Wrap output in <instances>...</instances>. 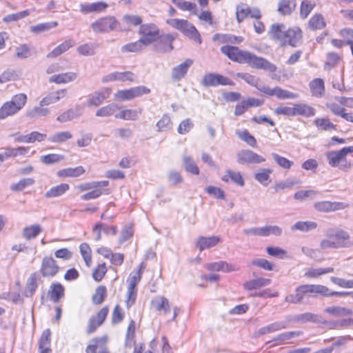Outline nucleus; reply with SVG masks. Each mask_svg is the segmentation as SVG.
<instances>
[{"instance_id":"f257e3e1","label":"nucleus","mask_w":353,"mask_h":353,"mask_svg":"<svg viewBox=\"0 0 353 353\" xmlns=\"http://www.w3.org/2000/svg\"><path fill=\"white\" fill-rule=\"evenodd\" d=\"M221 52L234 62L246 63L251 68L269 72H274L276 70V66L266 59L258 57L249 51L241 50L238 47L225 45L221 48Z\"/></svg>"},{"instance_id":"f03ea898","label":"nucleus","mask_w":353,"mask_h":353,"mask_svg":"<svg viewBox=\"0 0 353 353\" xmlns=\"http://www.w3.org/2000/svg\"><path fill=\"white\" fill-rule=\"evenodd\" d=\"M351 294V292L332 291L328 287L321 284H303L296 288L294 294L288 295L285 298V301L290 303H299L307 296L343 297L347 296Z\"/></svg>"},{"instance_id":"7ed1b4c3","label":"nucleus","mask_w":353,"mask_h":353,"mask_svg":"<svg viewBox=\"0 0 353 353\" xmlns=\"http://www.w3.org/2000/svg\"><path fill=\"white\" fill-rule=\"evenodd\" d=\"M268 34L272 40L279 42L282 47L290 46L296 48L303 39V31L301 27L293 26L285 29L283 23H273L270 27Z\"/></svg>"},{"instance_id":"20e7f679","label":"nucleus","mask_w":353,"mask_h":353,"mask_svg":"<svg viewBox=\"0 0 353 353\" xmlns=\"http://www.w3.org/2000/svg\"><path fill=\"white\" fill-rule=\"evenodd\" d=\"M326 106L334 114L353 123V97H336Z\"/></svg>"},{"instance_id":"39448f33","label":"nucleus","mask_w":353,"mask_h":353,"mask_svg":"<svg viewBox=\"0 0 353 353\" xmlns=\"http://www.w3.org/2000/svg\"><path fill=\"white\" fill-rule=\"evenodd\" d=\"M151 307L159 315L167 319L168 322L174 321L179 312V307H172L170 301L163 296H157L150 302Z\"/></svg>"},{"instance_id":"423d86ee","label":"nucleus","mask_w":353,"mask_h":353,"mask_svg":"<svg viewBox=\"0 0 353 353\" xmlns=\"http://www.w3.org/2000/svg\"><path fill=\"white\" fill-rule=\"evenodd\" d=\"M166 23L172 28L180 31L185 37L193 40L195 43L201 44L202 43L201 36L196 28L190 22L183 19H168Z\"/></svg>"},{"instance_id":"0eeeda50","label":"nucleus","mask_w":353,"mask_h":353,"mask_svg":"<svg viewBox=\"0 0 353 353\" xmlns=\"http://www.w3.org/2000/svg\"><path fill=\"white\" fill-rule=\"evenodd\" d=\"M353 153V145L344 147L338 150H332L326 153V158L331 167L347 171L352 168V163L347 161V155Z\"/></svg>"},{"instance_id":"6e6552de","label":"nucleus","mask_w":353,"mask_h":353,"mask_svg":"<svg viewBox=\"0 0 353 353\" xmlns=\"http://www.w3.org/2000/svg\"><path fill=\"white\" fill-rule=\"evenodd\" d=\"M27 95L19 93L14 95L11 100L6 101L0 107V119L14 116L21 110L27 103Z\"/></svg>"},{"instance_id":"1a4fd4ad","label":"nucleus","mask_w":353,"mask_h":353,"mask_svg":"<svg viewBox=\"0 0 353 353\" xmlns=\"http://www.w3.org/2000/svg\"><path fill=\"white\" fill-rule=\"evenodd\" d=\"M350 236L342 229L335 230L327 235V239L321 241L320 247L323 250L329 248H346L350 245Z\"/></svg>"},{"instance_id":"9d476101","label":"nucleus","mask_w":353,"mask_h":353,"mask_svg":"<svg viewBox=\"0 0 353 353\" xmlns=\"http://www.w3.org/2000/svg\"><path fill=\"white\" fill-rule=\"evenodd\" d=\"M109 185L108 181H98L85 182L79 184L77 188L79 192H83L90 190L91 191L83 194L81 196V199L83 201H88L91 199H96L103 194L101 188L107 187Z\"/></svg>"},{"instance_id":"9b49d317","label":"nucleus","mask_w":353,"mask_h":353,"mask_svg":"<svg viewBox=\"0 0 353 353\" xmlns=\"http://www.w3.org/2000/svg\"><path fill=\"white\" fill-rule=\"evenodd\" d=\"M161 30L154 23H143L138 29L139 39L148 46L154 43L160 37Z\"/></svg>"},{"instance_id":"f8f14e48","label":"nucleus","mask_w":353,"mask_h":353,"mask_svg":"<svg viewBox=\"0 0 353 353\" xmlns=\"http://www.w3.org/2000/svg\"><path fill=\"white\" fill-rule=\"evenodd\" d=\"M119 23L114 16L108 15L95 20L91 23L90 28L95 33H105L116 30Z\"/></svg>"},{"instance_id":"ddd939ff","label":"nucleus","mask_w":353,"mask_h":353,"mask_svg":"<svg viewBox=\"0 0 353 353\" xmlns=\"http://www.w3.org/2000/svg\"><path fill=\"white\" fill-rule=\"evenodd\" d=\"M150 92V90L145 86L140 85L129 89L118 90L115 94V99L119 101H130Z\"/></svg>"},{"instance_id":"4468645a","label":"nucleus","mask_w":353,"mask_h":353,"mask_svg":"<svg viewBox=\"0 0 353 353\" xmlns=\"http://www.w3.org/2000/svg\"><path fill=\"white\" fill-rule=\"evenodd\" d=\"M60 267L52 256H45L41 263L40 274L44 278H53L58 274Z\"/></svg>"},{"instance_id":"2eb2a0df","label":"nucleus","mask_w":353,"mask_h":353,"mask_svg":"<svg viewBox=\"0 0 353 353\" xmlns=\"http://www.w3.org/2000/svg\"><path fill=\"white\" fill-rule=\"evenodd\" d=\"M109 306L105 305L90 317L86 329L87 334H92L105 322L109 314Z\"/></svg>"},{"instance_id":"dca6fc26","label":"nucleus","mask_w":353,"mask_h":353,"mask_svg":"<svg viewBox=\"0 0 353 353\" xmlns=\"http://www.w3.org/2000/svg\"><path fill=\"white\" fill-rule=\"evenodd\" d=\"M201 83L205 87H216L219 85L234 86V82L219 73H208L203 77Z\"/></svg>"},{"instance_id":"f3484780","label":"nucleus","mask_w":353,"mask_h":353,"mask_svg":"<svg viewBox=\"0 0 353 353\" xmlns=\"http://www.w3.org/2000/svg\"><path fill=\"white\" fill-rule=\"evenodd\" d=\"M107 336L92 338L86 345L84 353H110Z\"/></svg>"},{"instance_id":"a211bd4d","label":"nucleus","mask_w":353,"mask_h":353,"mask_svg":"<svg viewBox=\"0 0 353 353\" xmlns=\"http://www.w3.org/2000/svg\"><path fill=\"white\" fill-rule=\"evenodd\" d=\"M236 17L239 23H241L248 17L255 19H260L261 13L260 10L256 7H250L246 3H241L236 6Z\"/></svg>"},{"instance_id":"6ab92c4d","label":"nucleus","mask_w":353,"mask_h":353,"mask_svg":"<svg viewBox=\"0 0 353 353\" xmlns=\"http://www.w3.org/2000/svg\"><path fill=\"white\" fill-rule=\"evenodd\" d=\"M177 37V34L160 33V37L155 42V50L159 52L165 53L174 50V41Z\"/></svg>"},{"instance_id":"aec40b11","label":"nucleus","mask_w":353,"mask_h":353,"mask_svg":"<svg viewBox=\"0 0 353 353\" xmlns=\"http://www.w3.org/2000/svg\"><path fill=\"white\" fill-rule=\"evenodd\" d=\"M237 162L239 164L261 163L265 161V159L252 150L244 149L236 154Z\"/></svg>"},{"instance_id":"412c9836","label":"nucleus","mask_w":353,"mask_h":353,"mask_svg":"<svg viewBox=\"0 0 353 353\" xmlns=\"http://www.w3.org/2000/svg\"><path fill=\"white\" fill-rule=\"evenodd\" d=\"M349 204L344 202L319 201L314 203V208L321 212H330L347 208Z\"/></svg>"},{"instance_id":"4be33fe9","label":"nucleus","mask_w":353,"mask_h":353,"mask_svg":"<svg viewBox=\"0 0 353 353\" xmlns=\"http://www.w3.org/2000/svg\"><path fill=\"white\" fill-rule=\"evenodd\" d=\"M282 230L277 225H267L261 228H253L245 230V233L256 236H268L270 234L279 236Z\"/></svg>"},{"instance_id":"5701e85b","label":"nucleus","mask_w":353,"mask_h":353,"mask_svg":"<svg viewBox=\"0 0 353 353\" xmlns=\"http://www.w3.org/2000/svg\"><path fill=\"white\" fill-rule=\"evenodd\" d=\"M135 79L134 74L131 71L114 72L104 76L102 79L103 83H109L113 81H121L130 83L134 82Z\"/></svg>"},{"instance_id":"b1692460","label":"nucleus","mask_w":353,"mask_h":353,"mask_svg":"<svg viewBox=\"0 0 353 353\" xmlns=\"http://www.w3.org/2000/svg\"><path fill=\"white\" fill-rule=\"evenodd\" d=\"M121 20L124 26L123 28L121 29L122 31H130L132 28H139L143 24V17L136 14H124Z\"/></svg>"},{"instance_id":"393cba45","label":"nucleus","mask_w":353,"mask_h":353,"mask_svg":"<svg viewBox=\"0 0 353 353\" xmlns=\"http://www.w3.org/2000/svg\"><path fill=\"white\" fill-rule=\"evenodd\" d=\"M68 90L66 88H61L54 92L48 93L40 101L41 106H46L58 102L67 95Z\"/></svg>"},{"instance_id":"a878e982","label":"nucleus","mask_w":353,"mask_h":353,"mask_svg":"<svg viewBox=\"0 0 353 353\" xmlns=\"http://www.w3.org/2000/svg\"><path fill=\"white\" fill-rule=\"evenodd\" d=\"M108 4L105 1H97L91 3H81L80 11L84 14L89 13H100L106 10Z\"/></svg>"},{"instance_id":"bb28decb","label":"nucleus","mask_w":353,"mask_h":353,"mask_svg":"<svg viewBox=\"0 0 353 353\" xmlns=\"http://www.w3.org/2000/svg\"><path fill=\"white\" fill-rule=\"evenodd\" d=\"M77 77L74 72H66L55 74L49 78V82L57 85L67 84L74 81Z\"/></svg>"},{"instance_id":"cd10ccee","label":"nucleus","mask_w":353,"mask_h":353,"mask_svg":"<svg viewBox=\"0 0 353 353\" xmlns=\"http://www.w3.org/2000/svg\"><path fill=\"white\" fill-rule=\"evenodd\" d=\"M147 268V264L145 262H141L139 264L137 268L134 269L130 274L128 278L129 288H137V285L141 281L142 275Z\"/></svg>"},{"instance_id":"c85d7f7f","label":"nucleus","mask_w":353,"mask_h":353,"mask_svg":"<svg viewBox=\"0 0 353 353\" xmlns=\"http://www.w3.org/2000/svg\"><path fill=\"white\" fill-rule=\"evenodd\" d=\"M271 282L270 279L258 277L245 281L243 283V288L248 292L256 290L270 285Z\"/></svg>"},{"instance_id":"c756f323","label":"nucleus","mask_w":353,"mask_h":353,"mask_svg":"<svg viewBox=\"0 0 353 353\" xmlns=\"http://www.w3.org/2000/svg\"><path fill=\"white\" fill-rule=\"evenodd\" d=\"M85 173V169L82 165L74 168H67L59 170L57 175L59 178H77Z\"/></svg>"},{"instance_id":"7c9ffc66","label":"nucleus","mask_w":353,"mask_h":353,"mask_svg":"<svg viewBox=\"0 0 353 353\" xmlns=\"http://www.w3.org/2000/svg\"><path fill=\"white\" fill-rule=\"evenodd\" d=\"M296 8V0H279L277 11L282 16L291 15Z\"/></svg>"},{"instance_id":"2f4dec72","label":"nucleus","mask_w":353,"mask_h":353,"mask_svg":"<svg viewBox=\"0 0 353 353\" xmlns=\"http://www.w3.org/2000/svg\"><path fill=\"white\" fill-rule=\"evenodd\" d=\"M343 59L342 53L334 51L329 52L326 54V61L324 63V69L330 70L336 67Z\"/></svg>"},{"instance_id":"473e14b6","label":"nucleus","mask_w":353,"mask_h":353,"mask_svg":"<svg viewBox=\"0 0 353 353\" xmlns=\"http://www.w3.org/2000/svg\"><path fill=\"white\" fill-rule=\"evenodd\" d=\"M107 297V287L104 285H99L96 287L91 296V301L94 305H99L106 300Z\"/></svg>"},{"instance_id":"72a5a7b5","label":"nucleus","mask_w":353,"mask_h":353,"mask_svg":"<svg viewBox=\"0 0 353 353\" xmlns=\"http://www.w3.org/2000/svg\"><path fill=\"white\" fill-rule=\"evenodd\" d=\"M220 238L216 236L209 237L199 236L196 241V245L200 251H203L216 245L220 242Z\"/></svg>"},{"instance_id":"f704fd0d","label":"nucleus","mask_w":353,"mask_h":353,"mask_svg":"<svg viewBox=\"0 0 353 353\" xmlns=\"http://www.w3.org/2000/svg\"><path fill=\"white\" fill-rule=\"evenodd\" d=\"M193 61L191 59H186L180 65L172 69V77L174 80H180L183 78L188 72V69L192 65Z\"/></svg>"},{"instance_id":"c9c22d12","label":"nucleus","mask_w":353,"mask_h":353,"mask_svg":"<svg viewBox=\"0 0 353 353\" xmlns=\"http://www.w3.org/2000/svg\"><path fill=\"white\" fill-rule=\"evenodd\" d=\"M294 115L302 116L305 117H310L314 116L316 114L315 109L311 105L299 103L294 104Z\"/></svg>"},{"instance_id":"e433bc0d","label":"nucleus","mask_w":353,"mask_h":353,"mask_svg":"<svg viewBox=\"0 0 353 353\" xmlns=\"http://www.w3.org/2000/svg\"><path fill=\"white\" fill-rule=\"evenodd\" d=\"M48 295L53 302H59L65 295V288L63 285L59 282L52 283L50 286Z\"/></svg>"},{"instance_id":"4c0bfd02","label":"nucleus","mask_w":353,"mask_h":353,"mask_svg":"<svg viewBox=\"0 0 353 353\" xmlns=\"http://www.w3.org/2000/svg\"><path fill=\"white\" fill-rule=\"evenodd\" d=\"M309 88L312 95L317 98L321 97L325 91V83L321 78L312 80L309 83Z\"/></svg>"},{"instance_id":"58836bf2","label":"nucleus","mask_w":353,"mask_h":353,"mask_svg":"<svg viewBox=\"0 0 353 353\" xmlns=\"http://www.w3.org/2000/svg\"><path fill=\"white\" fill-rule=\"evenodd\" d=\"M51 332L49 329L44 330L39 340V353H52L50 348Z\"/></svg>"},{"instance_id":"ea45409f","label":"nucleus","mask_w":353,"mask_h":353,"mask_svg":"<svg viewBox=\"0 0 353 353\" xmlns=\"http://www.w3.org/2000/svg\"><path fill=\"white\" fill-rule=\"evenodd\" d=\"M326 26L323 16L320 13L313 14L307 21V28L313 31L322 30Z\"/></svg>"},{"instance_id":"a19ab883","label":"nucleus","mask_w":353,"mask_h":353,"mask_svg":"<svg viewBox=\"0 0 353 353\" xmlns=\"http://www.w3.org/2000/svg\"><path fill=\"white\" fill-rule=\"evenodd\" d=\"M70 189L68 183H62L50 188L46 193L45 197L47 199L56 198L63 195Z\"/></svg>"},{"instance_id":"79ce46f5","label":"nucleus","mask_w":353,"mask_h":353,"mask_svg":"<svg viewBox=\"0 0 353 353\" xmlns=\"http://www.w3.org/2000/svg\"><path fill=\"white\" fill-rule=\"evenodd\" d=\"M325 312L332 316H352L353 310L350 308L338 305L328 307L325 309Z\"/></svg>"},{"instance_id":"37998d69","label":"nucleus","mask_w":353,"mask_h":353,"mask_svg":"<svg viewBox=\"0 0 353 353\" xmlns=\"http://www.w3.org/2000/svg\"><path fill=\"white\" fill-rule=\"evenodd\" d=\"M141 114V109H123L118 114H114L116 119L127 121H135L139 119Z\"/></svg>"},{"instance_id":"c03bdc74","label":"nucleus","mask_w":353,"mask_h":353,"mask_svg":"<svg viewBox=\"0 0 353 353\" xmlns=\"http://www.w3.org/2000/svg\"><path fill=\"white\" fill-rule=\"evenodd\" d=\"M221 180L224 182H228L230 180L239 186H243L245 184L244 179L240 172L228 170L221 177Z\"/></svg>"},{"instance_id":"a18cd8bd","label":"nucleus","mask_w":353,"mask_h":353,"mask_svg":"<svg viewBox=\"0 0 353 353\" xmlns=\"http://www.w3.org/2000/svg\"><path fill=\"white\" fill-rule=\"evenodd\" d=\"M29 151L28 147L19 146L17 148L8 147L4 149L3 155L6 159L10 158H16L17 157H24Z\"/></svg>"},{"instance_id":"49530a36","label":"nucleus","mask_w":353,"mask_h":353,"mask_svg":"<svg viewBox=\"0 0 353 353\" xmlns=\"http://www.w3.org/2000/svg\"><path fill=\"white\" fill-rule=\"evenodd\" d=\"M314 124L320 130L336 131V125L334 124L330 119L325 117H318L314 120Z\"/></svg>"},{"instance_id":"de8ad7c7","label":"nucleus","mask_w":353,"mask_h":353,"mask_svg":"<svg viewBox=\"0 0 353 353\" xmlns=\"http://www.w3.org/2000/svg\"><path fill=\"white\" fill-rule=\"evenodd\" d=\"M316 4L313 0H303L299 8V14L302 19H305L314 9Z\"/></svg>"},{"instance_id":"09e8293b","label":"nucleus","mask_w":353,"mask_h":353,"mask_svg":"<svg viewBox=\"0 0 353 353\" xmlns=\"http://www.w3.org/2000/svg\"><path fill=\"white\" fill-rule=\"evenodd\" d=\"M74 46V41L72 39H68L61 44H59L58 46H57L55 48H54L48 55V58H55L61 54L64 53L67 50H68L71 47Z\"/></svg>"},{"instance_id":"8fccbe9b","label":"nucleus","mask_w":353,"mask_h":353,"mask_svg":"<svg viewBox=\"0 0 353 353\" xmlns=\"http://www.w3.org/2000/svg\"><path fill=\"white\" fill-rule=\"evenodd\" d=\"M42 231L39 224H34L25 227L23 229L22 235L28 241L35 239Z\"/></svg>"},{"instance_id":"3c124183","label":"nucleus","mask_w":353,"mask_h":353,"mask_svg":"<svg viewBox=\"0 0 353 353\" xmlns=\"http://www.w3.org/2000/svg\"><path fill=\"white\" fill-rule=\"evenodd\" d=\"M107 272L106 263H99L92 270V278L94 281L99 283L105 277Z\"/></svg>"},{"instance_id":"603ef678","label":"nucleus","mask_w":353,"mask_h":353,"mask_svg":"<svg viewBox=\"0 0 353 353\" xmlns=\"http://www.w3.org/2000/svg\"><path fill=\"white\" fill-rule=\"evenodd\" d=\"M144 47H146V46L139 39L135 41L123 45L121 50L123 53H138L141 52L144 49Z\"/></svg>"},{"instance_id":"864d4df0","label":"nucleus","mask_w":353,"mask_h":353,"mask_svg":"<svg viewBox=\"0 0 353 353\" xmlns=\"http://www.w3.org/2000/svg\"><path fill=\"white\" fill-rule=\"evenodd\" d=\"M236 134L239 139L252 148H257L256 139L248 130H237Z\"/></svg>"},{"instance_id":"5fc2aeb1","label":"nucleus","mask_w":353,"mask_h":353,"mask_svg":"<svg viewBox=\"0 0 353 353\" xmlns=\"http://www.w3.org/2000/svg\"><path fill=\"white\" fill-rule=\"evenodd\" d=\"M80 254L87 267H90L92 264V249L87 243H82L79 245Z\"/></svg>"},{"instance_id":"6e6d98bb","label":"nucleus","mask_w":353,"mask_h":353,"mask_svg":"<svg viewBox=\"0 0 353 353\" xmlns=\"http://www.w3.org/2000/svg\"><path fill=\"white\" fill-rule=\"evenodd\" d=\"M334 271V269L332 267L325 268H311L305 272L304 276L307 279H316L323 274L332 273Z\"/></svg>"},{"instance_id":"4d7b16f0","label":"nucleus","mask_w":353,"mask_h":353,"mask_svg":"<svg viewBox=\"0 0 353 353\" xmlns=\"http://www.w3.org/2000/svg\"><path fill=\"white\" fill-rule=\"evenodd\" d=\"M119 106L116 104L111 103L104 105L96 111L95 115L99 117H108L114 114V112Z\"/></svg>"},{"instance_id":"13d9d810","label":"nucleus","mask_w":353,"mask_h":353,"mask_svg":"<svg viewBox=\"0 0 353 353\" xmlns=\"http://www.w3.org/2000/svg\"><path fill=\"white\" fill-rule=\"evenodd\" d=\"M64 159V155L57 153H50L41 157V161L45 165L57 163Z\"/></svg>"},{"instance_id":"bf43d9fd","label":"nucleus","mask_w":353,"mask_h":353,"mask_svg":"<svg viewBox=\"0 0 353 353\" xmlns=\"http://www.w3.org/2000/svg\"><path fill=\"white\" fill-rule=\"evenodd\" d=\"M317 228V223L314 221H298L292 225V230L308 232Z\"/></svg>"},{"instance_id":"052dcab7","label":"nucleus","mask_w":353,"mask_h":353,"mask_svg":"<svg viewBox=\"0 0 353 353\" xmlns=\"http://www.w3.org/2000/svg\"><path fill=\"white\" fill-rule=\"evenodd\" d=\"M72 138V134L69 131H62L54 133L50 141L54 143H62Z\"/></svg>"},{"instance_id":"680f3d73","label":"nucleus","mask_w":353,"mask_h":353,"mask_svg":"<svg viewBox=\"0 0 353 353\" xmlns=\"http://www.w3.org/2000/svg\"><path fill=\"white\" fill-rule=\"evenodd\" d=\"M183 165L185 170L192 174L198 175L199 174V169L194 160L188 156L183 158Z\"/></svg>"},{"instance_id":"e2e57ef3","label":"nucleus","mask_w":353,"mask_h":353,"mask_svg":"<svg viewBox=\"0 0 353 353\" xmlns=\"http://www.w3.org/2000/svg\"><path fill=\"white\" fill-rule=\"evenodd\" d=\"M272 169L264 168L256 172L254 175V178L261 184L266 185L270 181V175L272 174Z\"/></svg>"},{"instance_id":"0e129e2a","label":"nucleus","mask_w":353,"mask_h":353,"mask_svg":"<svg viewBox=\"0 0 353 353\" xmlns=\"http://www.w3.org/2000/svg\"><path fill=\"white\" fill-rule=\"evenodd\" d=\"M57 26H58V23L57 21L42 23H39L36 26H32L30 28V30L33 33L39 34L42 32L48 31L51 28L57 27Z\"/></svg>"},{"instance_id":"69168bd1","label":"nucleus","mask_w":353,"mask_h":353,"mask_svg":"<svg viewBox=\"0 0 353 353\" xmlns=\"http://www.w3.org/2000/svg\"><path fill=\"white\" fill-rule=\"evenodd\" d=\"M157 127L159 132H165L171 129L172 127V122L170 117L168 114H163L157 121Z\"/></svg>"},{"instance_id":"338daca9","label":"nucleus","mask_w":353,"mask_h":353,"mask_svg":"<svg viewBox=\"0 0 353 353\" xmlns=\"http://www.w3.org/2000/svg\"><path fill=\"white\" fill-rule=\"evenodd\" d=\"M266 252L269 256L275 258L284 259L288 256L287 250L276 246L267 247Z\"/></svg>"},{"instance_id":"774afa93","label":"nucleus","mask_w":353,"mask_h":353,"mask_svg":"<svg viewBox=\"0 0 353 353\" xmlns=\"http://www.w3.org/2000/svg\"><path fill=\"white\" fill-rule=\"evenodd\" d=\"M107 97L101 92H96L88 100V105L99 106L102 104Z\"/></svg>"}]
</instances>
